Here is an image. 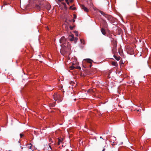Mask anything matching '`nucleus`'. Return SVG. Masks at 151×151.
Segmentation results:
<instances>
[{
    "mask_svg": "<svg viewBox=\"0 0 151 151\" xmlns=\"http://www.w3.org/2000/svg\"><path fill=\"white\" fill-rule=\"evenodd\" d=\"M60 43L62 44V45H63L65 48L66 49L65 50V53L70 49V46L68 45V42L66 41L64 37H61L60 40Z\"/></svg>",
    "mask_w": 151,
    "mask_h": 151,
    "instance_id": "f257e3e1",
    "label": "nucleus"
},
{
    "mask_svg": "<svg viewBox=\"0 0 151 151\" xmlns=\"http://www.w3.org/2000/svg\"><path fill=\"white\" fill-rule=\"evenodd\" d=\"M99 12L101 14L104 16L110 22L112 23L113 22L114 18L111 15H108L107 14L105 13L103 11L100 10Z\"/></svg>",
    "mask_w": 151,
    "mask_h": 151,
    "instance_id": "f03ea898",
    "label": "nucleus"
},
{
    "mask_svg": "<svg viewBox=\"0 0 151 151\" xmlns=\"http://www.w3.org/2000/svg\"><path fill=\"white\" fill-rule=\"evenodd\" d=\"M103 21V27L105 28H107L108 27V25L106 21L104 19H102Z\"/></svg>",
    "mask_w": 151,
    "mask_h": 151,
    "instance_id": "7ed1b4c3",
    "label": "nucleus"
},
{
    "mask_svg": "<svg viewBox=\"0 0 151 151\" xmlns=\"http://www.w3.org/2000/svg\"><path fill=\"white\" fill-rule=\"evenodd\" d=\"M53 96L54 99L55 101H57L60 97V95L57 94V93H55Z\"/></svg>",
    "mask_w": 151,
    "mask_h": 151,
    "instance_id": "20e7f679",
    "label": "nucleus"
},
{
    "mask_svg": "<svg viewBox=\"0 0 151 151\" xmlns=\"http://www.w3.org/2000/svg\"><path fill=\"white\" fill-rule=\"evenodd\" d=\"M81 7L82 9H83L86 12H88V9L86 7H85L84 5H81Z\"/></svg>",
    "mask_w": 151,
    "mask_h": 151,
    "instance_id": "39448f33",
    "label": "nucleus"
},
{
    "mask_svg": "<svg viewBox=\"0 0 151 151\" xmlns=\"http://www.w3.org/2000/svg\"><path fill=\"white\" fill-rule=\"evenodd\" d=\"M112 52L114 54L117 52L116 47H113L112 49Z\"/></svg>",
    "mask_w": 151,
    "mask_h": 151,
    "instance_id": "423d86ee",
    "label": "nucleus"
},
{
    "mask_svg": "<svg viewBox=\"0 0 151 151\" xmlns=\"http://www.w3.org/2000/svg\"><path fill=\"white\" fill-rule=\"evenodd\" d=\"M101 31L102 33L104 35H105L106 34V32L105 29L103 27L101 28Z\"/></svg>",
    "mask_w": 151,
    "mask_h": 151,
    "instance_id": "0eeeda50",
    "label": "nucleus"
},
{
    "mask_svg": "<svg viewBox=\"0 0 151 151\" xmlns=\"http://www.w3.org/2000/svg\"><path fill=\"white\" fill-rule=\"evenodd\" d=\"M69 39L70 41H73L74 40V37L73 36V35H72L70 36L69 37Z\"/></svg>",
    "mask_w": 151,
    "mask_h": 151,
    "instance_id": "6e6552de",
    "label": "nucleus"
},
{
    "mask_svg": "<svg viewBox=\"0 0 151 151\" xmlns=\"http://www.w3.org/2000/svg\"><path fill=\"white\" fill-rule=\"evenodd\" d=\"M112 65L114 66H116L117 65V63L116 61H113L111 62Z\"/></svg>",
    "mask_w": 151,
    "mask_h": 151,
    "instance_id": "1a4fd4ad",
    "label": "nucleus"
},
{
    "mask_svg": "<svg viewBox=\"0 0 151 151\" xmlns=\"http://www.w3.org/2000/svg\"><path fill=\"white\" fill-rule=\"evenodd\" d=\"M112 44L113 47H117V42L116 41H113L112 43Z\"/></svg>",
    "mask_w": 151,
    "mask_h": 151,
    "instance_id": "9d476101",
    "label": "nucleus"
},
{
    "mask_svg": "<svg viewBox=\"0 0 151 151\" xmlns=\"http://www.w3.org/2000/svg\"><path fill=\"white\" fill-rule=\"evenodd\" d=\"M114 58L116 60L118 61L119 60H120V57H117L115 55H114Z\"/></svg>",
    "mask_w": 151,
    "mask_h": 151,
    "instance_id": "9b49d317",
    "label": "nucleus"
},
{
    "mask_svg": "<svg viewBox=\"0 0 151 151\" xmlns=\"http://www.w3.org/2000/svg\"><path fill=\"white\" fill-rule=\"evenodd\" d=\"M55 103L56 102H55L52 103H50V106H51L52 107H54L55 105Z\"/></svg>",
    "mask_w": 151,
    "mask_h": 151,
    "instance_id": "f8f14e48",
    "label": "nucleus"
},
{
    "mask_svg": "<svg viewBox=\"0 0 151 151\" xmlns=\"http://www.w3.org/2000/svg\"><path fill=\"white\" fill-rule=\"evenodd\" d=\"M87 62L91 64H92V62L93 61L91 59H87Z\"/></svg>",
    "mask_w": 151,
    "mask_h": 151,
    "instance_id": "ddd939ff",
    "label": "nucleus"
},
{
    "mask_svg": "<svg viewBox=\"0 0 151 151\" xmlns=\"http://www.w3.org/2000/svg\"><path fill=\"white\" fill-rule=\"evenodd\" d=\"M74 65V64L73 63L72 64V65L70 67V70H73L75 68V67L73 66Z\"/></svg>",
    "mask_w": 151,
    "mask_h": 151,
    "instance_id": "4468645a",
    "label": "nucleus"
},
{
    "mask_svg": "<svg viewBox=\"0 0 151 151\" xmlns=\"http://www.w3.org/2000/svg\"><path fill=\"white\" fill-rule=\"evenodd\" d=\"M32 145L31 144H30L28 145V148L29 149H32Z\"/></svg>",
    "mask_w": 151,
    "mask_h": 151,
    "instance_id": "2eb2a0df",
    "label": "nucleus"
},
{
    "mask_svg": "<svg viewBox=\"0 0 151 151\" xmlns=\"http://www.w3.org/2000/svg\"><path fill=\"white\" fill-rule=\"evenodd\" d=\"M36 7L38 10H40V6L39 5H37L36 6Z\"/></svg>",
    "mask_w": 151,
    "mask_h": 151,
    "instance_id": "dca6fc26",
    "label": "nucleus"
},
{
    "mask_svg": "<svg viewBox=\"0 0 151 151\" xmlns=\"http://www.w3.org/2000/svg\"><path fill=\"white\" fill-rule=\"evenodd\" d=\"M78 40V38L74 37V40L73 41H74V43H76V42Z\"/></svg>",
    "mask_w": 151,
    "mask_h": 151,
    "instance_id": "f3484780",
    "label": "nucleus"
},
{
    "mask_svg": "<svg viewBox=\"0 0 151 151\" xmlns=\"http://www.w3.org/2000/svg\"><path fill=\"white\" fill-rule=\"evenodd\" d=\"M24 136V135L23 133H20V136L21 138H22Z\"/></svg>",
    "mask_w": 151,
    "mask_h": 151,
    "instance_id": "a211bd4d",
    "label": "nucleus"
},
{
    "mask_svg": "<svg viewBox=\"0 0 151 151\" xmlns=\"http://www.w3.org/2000/svg\"><path fill=\"white\" fill-rule=\"evenodd\" d=\"M94 91L93 89H89L88 91V92L90 93L93 92Z\"/></svg>",
    "mask_w": 151,
    "mask_h": 151,
    "instance_id": "6ab92c4d",
    "label": "nucleus"
},
{
    "mask_svg": "<svg viewBox=\"0 0 151 151\" xmlns=\"http://www.w3.org/2000/svg\"><path fill=\"white\" fill-rule=\"evenodd\" d=\"M75 27V26H73V27L71 26H70V29L71 30H73Z\"/></svg>",
    "mask_w": 151,
    "mask_h": 151,
    "instance_id": "aec40b11",
    "label": "nucleus"
},
{
    "mask_svg": "<svg viewBox=\"0 0 151 151\" xmlns=\"http://www.w3.org/2000/svg\"><path fill=\"white\" fill-rule=\"evenodd\" d=\"M74 32L76 33V35L77 36H78V32L77 31H75Z\"/></svg>",
    "mask_w": 151,
    "mask_h": 151,
    "instance_id": "412c9836",
    "label": "nucleus"
},
{
    "mask_svg": "<svg viewBox=\"0 0 151 151\" xmlns=\"http://www.w3.org/2000/svg\"><path fill=\"white\" fill-rule=\"evenodd\" d=\"M58 142H59V143H60V142H62V140L60 139L59 138H58Z\"/></svg>",
    "mask_w": 151,
    "mask_h": 151,
    "instance_id": "4be33fe9",
    "label": "nucleus"
},
{
    "mask_svg": "<svg viewBox=\"0 0 151 151\" xmlns=\"http://www.w3.org/2000/svg\"><path fill=\"white\" fill-rule=\"evenodd\" d=\"M75 68L77 69H81V67L80 66H77Z\"/></svg>",
    "mask_w": 151,
    "mask_h": 151,
    "instance_id": "5701e85b",
    "label": "nucleus"
},
{
    "mask_svg": "<svg viewBox=\"0 0 151 151\" xmlns=\"http://www.w3.org/2000/svg\"><path fill=\"white\" fill-rule=\"evenodd\" d=\"M64 50V49L63 48L61 50V51H60L61 53L63 55V54L62 51H63Z\"/></svg>",
    "mask_w": 151,
    "mask_h": 151,
    "instance_id": "b1692460",
    "label": "nucleus"
},
{
    "mask_svg": "<svg viewBox=\"0 0 151 151\" xmlns=\"http://www.w3.org/2000/svg\"><path fill=\"white\" fill-rule=\"evenodd\" d=\"M7 4V3L6 2H4V5H6Z\"/></svg>",
    "mask_w": 151,
    "mask_h": 151,
    "instance_id": "393cba45",
    "label": "nucleus"
},
{
    "mask_svg": "<svg viewBox=\"0 0 151 151\" xmlns=\"http://www.w3.org/2000/svg\"><path fill=\"white\" fill-rule=\"evenodd\" d=\"M64 8L65 9H67V6H66V5L65 4V5H64Z\"/></svg>",
    "mask_w": 151,
    "mask_h": 151,
    "instance_id": "a878e982",
    "label": "nucleus"
},
{
    "mask_svg": "<svg viewBox=\"0 0 151 151\" xmlns=\"http://www.w3.org/2000/svg\"><path fill=\"white\" fill-rule=\"evenodd\" d=\"M83 40H82L81 39H80V41L81 43H83Z\"/></svg>",
    "mask_w": 151,
    "mask_h": 151,
    "instance_id": "bb28decb",
    "label": "nucleus"
},
{
    "mask_svg": "<svg viewBox=\"0 0 151 151\" xmlns=\"http://www.w3.org/2000/svg\"><path fill=\"white\" fill-rule=\"evenodd\" d=\"M62 4H63L64 6V5H65L66 4L65 3H64V2H62Z\"/></svg>",
    "mask_w": 151,
    "mask_h": 151,
    "instance_id": "cd10ccee",
    "label": "nucleus"
},
{
    "mask_svg": "<svg viewBox=\"0 0 151 151\" xmlns=\"http://www.w3.org/2000/svg\"><path fill=\"white\" fill-rule=\"evenodd\" d=\"M72 6H70V9H72Z\"/></svg>",
    "mask_w": 151,
    "mask_h": 151,
    "instance_id": "c85d7f7f",
    "label": "nucleus"
},
{
    "mask_svg": "<svg viewBox=\"0 0 151 151\" xmlns=\"http://www.w3.org/2000/svg\"><path fill=\"white\" fill-rule=\"evenodd\" d=\"M105 148H104L102 151H105Z\"/></svg>",
    "mask_w": 151,
    "mask_h": 151,
    "instance_id": "c756f323",
    "label": "nucleus"
},
{
    "mask_svg": "<svg viewBox=\"0 0 151 151\" xmlns=\"http://www.w3.org/2000/svg\"><path fill=\"white\" fill-rule=\"evenodd\" d=\"M75 9H76L75 7H73V8H72V9H73V10H74Z\"/></svg>",
    "mask_w": 151,
    "mask_h": 151,
    "instance_id": "7c9ffc66",
    "label": "nucleus"
},
{
    "mask_svg": "<svg viewBox=\"0 0 151 151\" xmlns=\"http://www.w3.org/2000/svg\"><path fill=\"white\" fill-rule=\"evenodd\" d=\"M76 15H74V18L75 19L76 18Z\"/></svg>",
    "mask_w": 151,
    "mask_h": 151,
    "instance_id": "2f4dec72",
    "label": "nucleus"
},
{
    "mask_svg": "<svg viewBox=\"0 0 151 151\" xmlns=\"http://www.w3.org/2000/svg\"><path fill=\"white\" fill-rule=\"evenodd\" d=\"M82 43L83 44H85V42L83 40V43Z\"/></svg>",
    "mask_w": 151,
    "mask_h": 151,
    "instance_id": "473e14b6",
    "label": "nucleus"
},
{
    "mask_svg": "<svg viewBox=\"0 0 151 151\" xmlns=\"http://www.w3.org/2000/svg\"><path fill=\"white\" fill-rule=\"evenodd\" d=\"M72 21H73V22H75V20L74 19H72Z\"/></svg>",
    "mask_w": 151,
    "mask_h": 151,
    "instance_id": "72a5a7b5",
    "label": "nucleus"
},
{
    "mask_svg": "<svg viewBox=\"0 0 151 151\" xmlns=\"http://www.w3.org/2000/svg\"><path fill=\"white\" fill-rule=\"evenodd\" d=\"M20 147L22 149H23L24 148L23 147H22V146H20Z\"/></svg>",
    "mask_w": 151,
    "mask_h": 151,
    "instance_id": "f704fd0d",
    "label": "nucleus"
},
{
    "mask_svg": "<svg viewBox=\"0 0 151 151\" xmlns=\"http://www.w3.org/2000/svg\"><path fill=\"white\" fill-rule=\"evenodd\" d=\"M52 140V139H49V141H50V142Z\"/></svg>",
    "mask_w": 151,
    "mask_h": 151,
    "instance_id": "c9c22d12",
    "label": "nucleus"
},
{
    "mask_svg": "<svg viewBox=\"0 0 151 151\" xmlns=\"http://www.w3.org/2000/svg\"><path fill=\"white\" fill-rule=\"evenodd\" d=\"M58 1H63V0H58Z\"/></svg>",
    "mask_w": 151,
    "mask_h": 151,
    "instance_id": "e433bc0d",
    "label": "nucleus"
},
{
    "mask_svg": "<svg viewBox=\"0 0 151 151\" xmlns=\"http://www.w3.org/2000/svg\"><path fill=\"white\" fill-rule=\"evenodd\" d=\"M66 3H67V4H69V2L68 1V2H67Z\"/></svg>",
    "mask_w": 151,
    "mask_h": 151,
    "instance_id": "4c0bfd02",
    "label": "nucleus"
},
{
    "mask_svg": "<svg viewBox=\"0 0 151 151\" xmlns=\"http://www.w3.org/2000/svg\"><path fill=\"white\" fill-rule=\"evenodd\" d=\"M60 144V143H59V142H58V145H59Z\"/></svg>",
    "mask_w": 151,
    "mask_h": 151,
    "instance_id": "58836bf2",
    "label": "nucleus"
},
{
    "mask_svg": "<svg viewBox=\"0 0 151 151\" xmlns=\"http://www.w3.org/2000/svg\"><path fill=\"white\" fill-rule=\"evenodd\" d=\"M70 2L71 3L72 2H73V0H70Z\"/></svg>",
    "mask_w": 151,
    "mask_h": 151,
    "instance_id": "ea45409f",
    "label": "nucleus"
},
{
    "mask_svg": "<svg viewBox=\"0 0 151 151\" xmlns=\"http://www.w3.org/2000/svg\"><path fill=\"white\" fill-rule=\"evenodd\" d=\"M65 0L66 1V2L68 1V0Z\"/></svg>",
    "mask_w": 151,
    "mask_h": 151,
    "instance_id": "a19ab883",
    "label": "nucleus"
},
{
    "mask_svg": "<svg viewBox=\"0 0 151 151\" xmlns=\"http://www.w3.org/2000/svg\"><path fill=\"white\" fill-rule=\"evenodd\" d=\"M49 146L50 147V149L52 150V148H51V146H50V145H49Z\"/></svg>",
    "mask_w": 151,
    "mask_h": 151,
    "instance_id": "79ce46f5",
    "label": "nucleus"
},
{
    "mask_svg": "<svg viewBox=\"0 0 151 151\" xmlns=\"http://www.w3.org/2000/svg\"><path fill=\"white\" fill-rule=\"evenodd\" d=\"M100 138L101 139H103V138H102V137H101H101H100Z\"/></svg>",
    "mask_w": 151,
    "mask_h": 151,
    "instance_id": "37998d69",
    "label": "nucleus"
},
{
    "mask_svg": "<svg viewBox=\"0 0 151 151\" xmlns=\"http://www.w3.org/2000/svg\"><path fill=\"white\" fill-rule=\"evenodd\" d=\"M91 66H92V65H91H91H90V67H91Z\"/></svg>",
    "mask_w": 151,
    "mask_h": 151,
    "instance_id": "c03bdc74",
    "label": "nucleus"
},
{
    "mask_svg": "<svg viewBox=\"0 0 151 151\" xmlns=\"http://www.w3.org/2000/svg\"><path fill=\"white\" fill-rule=\"evenodd\" d=\"M119 53L120 54V55H121V54L120 53V52H119Z\"/></svg>",
    "mask_w": 151,
    "mask_h": 151,
    "instance_id": "a18cd8bd",
    "label": "nucleus"
},
{
    "mask_svg": "<svg viewBox=\"0 0 151 151\" xmlns=\"http://www.w3.org/2000/svg\"><path fill=\"white\" fill-rule=\"evenodd\" d=\"M137 111H139V110H138Z\"/></svg>",
    "mask_w": 151,
    "mask_h": 151,
    "instance_id": "49530a36",
    "label": "nucleus"
},
{
    "mask_svg": "<svg viewBox=\"0 0 151 151\" xmlns=\"http://www.w3.org/2000/svg\"><path fill=\"white\" fill-rule=\"evenodd\" d=\"M108 5L109 6H110V5H109V4H108Z\"/></svg>",
    "mask_w": 151,
    "mask_h": 151,
    "instance_id": "de8ad7c7",
    "label": "nucleus"
},
{
    "mask_svg": "<svg viewBox=\"0 0 151 151\" xmlns=\"http://www.w3.org/2000/svg\"><path fill=\"white\" fill-rule=\"evenodd\" d=\"M108 5L109 6H110V5H109V4H108Z\"/></svg>",
    "mask_w": 151,
    "mask_h": 151,
    "instance_id": "09e8293b",
    "label": "nucleus"
},
{
    "mask_svg": "<svg viewBox=\"0 0 151 151\" xmlns=\"http://www.w3.org/2000/svg\"><path fill=\"white\" fill-rule=\"evenodd\" d=\"M19 143H20V142H19Z\"/></svg>",
    "mask_w": 151,
    "mask_h": 151,
    "instance_id": "8fccbe9b",
    "label": "nucleus"
}]
</instances>
